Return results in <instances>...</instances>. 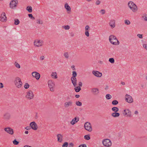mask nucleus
<instances>
[{"mask_svg": "<svg viewBox=\"0 0 147 147\" xmlns=\"http://www.w3.org/2000/svg\"><path fill=\"white\" fill-rule=\"evenodd\" d=\"M0 20L3 22H5L7 21V18L4 12H3L1 14L0 17Z\"/></svg>", "mask_w": 147, "mask_h": 147, "instance_id": "nucleus-12", "label": "nucleus"}, {"mask_svg": "<svg viewBox=\"0 0 147 147\" xmlns=\"http://www.w3.org/2000/svg\"><path fill=\"white\" fill-rule=\"evenodd\" d=\"M76 104L77 106H80L82 105V103L79 101H76Z\"/></svg>", "mask_w": 147, "mask_h": 147, "instance_id": "nucleus-40", "label": "nucleus"}, {"mask_svg": "<svg viewBox=\"0 0 147 147\" xmlns=\"http://www.w3.org/2000/svg\"><path fill=\"white\" fill-rule=\"evenodd\" d=\"M63 28H65V30H69L70 28V27L68 25H66L63 26Z\"/></svg>", "mask_w": 147, "mask_h": 147, "instance_id": "nucleus-43", "label": "nucleus"}, {"mask_svg": "<svg viewBox=\"0 0 147 147\" xmlns=\"http://www.w3.org/2000/svg\"><path fill=\"white\" fill-rule=\"evenodd\" d=\"M65 7L67 11H70L71 8L67 3H66L65 5Z\"/></svg>", "mask_w": 147, "mask_h": 147, "instance_id": "nucleus-26", "label": "nucleus"}, {"mask_svg": "<svg viewBox=\"0 0 147 147\" xmlns=\"http://www.w3.org/2000/svg\"><path fill=\"white\" fill-rule=\"evenodd\" d=\"M31 127L30 126H27L25 128L27 130H30L31 129Z\"/></svg>", "mask_w": 147, "mask_h": 147, "instance_id": "nucleus-53", "label": "nucleus"}, {"mask_svg": "<svg viewBox=\"0 0 147 147\" xmlns=\"http://www.w3.org/2000/svg\"><path fill=\"white\" fill-rule=\"evenodd\" d=\"M85 33V35L87 37H88L89 36V34L88 31H86Z\"/></svg>", "mask_w": 147, "mask_h": 147, "instance_id": "nucleus-49", "label": "nucleus"}, {"mask_svg": "<svg viewBox=\"0 0 147 147\" xmlns=\"http://www.w3.org/2000/svg\"><path fill=\"white\" fill-rule=\"evenodd\" d=\"M109 40L111 44L114 45H118L119 44V41L118 40L115 36L111 35L109 37Z\"/></svg>", "mask_w": 147, "mask_h": 147, "instance_id": "nucleus-1", "label": "nucleus"}, {"mask_svg": "<svg viewBox=\"0 0 147 147\" xmlns=\"http://www.w3.org/2000/svg\"><path fill=\"white\" fill-rule=\"evenodd\" d=\"M143 47L146 50H147V45L144 44L143 45Z\"/></svg>", "mask_w": 147, "mask_h": 147, "instance_id": "nucleus-55", "label": "nucleus"}, {"mask_svg": "<svg viewBox=\"0 0 147 147\" xmlns=\"http://www.w3.org/2000/svg\"><path fill=\"white\" fill-rule=\"evenodd\" d=\"M74 90L76 92H78L81 90V88L80 86H75Z\"/></svg>", "mask_w": 147, "mask_h": 147, "instance_id": "nucleus-28", "label": "nucleus"}, {"mask_svg": "<svg viewBox=\"0 0 147 147\" xmlns=\"http://www.w3.org/2000/svg\"><path fill=\"white\" fill-rule=\"evenodd\" d=\"M71 80L74 87L76 86L77 80L76 78L71 77Z\"/></svg>", "mask_w": 147, "mask_h": 147, "instance_id": "nucleus-21", "label": "nucleus"}, {"mask_svg": "<svg viewBox=\"0 0 147 147\" xmlns=\"http://www.w3.org/2000/svg\"><path fill=\"white\" fill-rule=\"evenodd\" d=\"M26 97L28 99L30 100L33 98L34 97V95L33 92L30 90L26 92Z\"/></svg>", "mask_w": 147, "mask_h": 147, "instance_id": "nucleus-7", "label": "nucleus"}, {"mask_svg": "<svg viewBox=\"0 0 147 147\" xmlns=\"http://www.w3.org/2000/svg\"><path fill=\"white\" fill-rule=\"evenodd\" d=\"M102 144L105 146H110L112 145L111 140L109 139H104L102 141Z\"/></svg>", "mask_w": 147, "mask_h": 147, "instance_id": "nucleus-9", "label": "nucleus"}, {"mask_svg": "<svg viewBox=\"0 0 147 147\" xmlns=\"http://www.w3.org/2000/svg\"><path fill=\"white\" fill-rule=\"evenodd\" d=\"M51 76L53 78L57 79V76L56 72H52L51 75Z\"/></svg>", "mask_w": 147, "mask_h": 147, "instance_id": "nucleus-24", "label": "nucleus"}, {"mask_svg": "<svg viewBox=\"0 0 147 147\" xmlns=\"http://www.w3.org/2000/svg\"><path fill=\"white\" fill-rule=\"evenodd\" d=\"M74 146V144L73 143L71 142L69 144L68 147H73Z\"/></svg>", "mask_w": 147, "mask_h": 147, "instance_id": "nucleus-48", "label": "nucleus"}, {"mask_svg": "<svg viewBox=\"0 0 147 147\" xmlns=\"http://www.w3.org/2000/svg\"><path fill=\"white\" fill-rule=\"evenodd\" d=\"M100 13H101L102 15L104 14L105 13V11L104 9H101L100 11Z\"/></svg>", "mask_w": 147, "mask_h": 147, "instance_id": "nucleus-47", "label": "nucleus"}, {"mask_svg": "<svg viewBox=\"0 0 147 147\" xmlns=\"http://www.w3.org/2000/svg\"><path fill=\"white\" fill-rule=\"evenodd\" d=\"M128 5L133 12H135L137 11L138 9L137 7L133 1H129L128 3Z\"/></svg>", "mask_w": 147, "mask_h": 147, "instance_id": "nucleus-2", "label": "nucleus"}, {"mask_svg": "<svg viewBox=\"0 0 147 147\" xmlns=\"http://www.w3.org/2000/svg\"><path fill=\"white\" fill-rule=\"evenodd\" d=\"M90 27L88 25H86L85 27V30L86 31H89L90 30Z\"/></svg>", "mask_w": 147, "mask_h": 147, "instance_id": "nucleus-45", "label": "nucleus"}, {"mask_svg": "<svg viewBox=\"0 0 147 147\" xmlns=\"http://www.w3.org/2000/svg\"><path fill=\"white\" fill-rule=\"evenodd\" d=\"M106 98L108 100L112 98V96L109 94H107L106 95Z\"/></svg>", "mask_w": 147, "mask_h": 147, "instance_id": "nucleus-35", "label": "nucleus"}, {"mask_svg": "<svg viewBox=\"0 0 147 147\" xmlns=\"http://www.w3.org/2000/svg\"><path fill=\"white\" fill-rule=\"evenodd\" d=\"M4 130L6 132L12 135L13 134V129L10 127L5 128Z\"/></svg>", "mask_w": 147, "mask_h": 147, "instance_id": "nucleus-16", "label": "nucleus"}, {"mask_svg": "<svg viewBox=\"0 0 147 147\" xmlns=\"http://www.w3.org/2000/svg\"><path fill=\"white\" fill-rule=\"evenodd\" d=\"M72 103H73L71 101L66 102L64 103V107L65 108H67L69 107V106H72Z\"/></svg>", "mask_w": 147, "mask_h": 147, "instance_id": "nucleus-20", "label": "nucleus"}, {"mask_svg": "<svg viewBox=\"0 0 147 147\" xmlns=\"http://www.w3.org/2000/svg\"><path fill=\"white\" fill-rule=\"evenodd\" d=\"M137 36L140 38H142V35L140 34H137Z\"/></svg>", "mask_w": 147, "mask_h": 147, "instance_id": "nucleus-50", "label": "nucleus"}, {"mask_svg": "<svg viewBox=\"0 0 147 147\" xmlns=\"http://www.w3.org/2000/svg\"><path fill=\"white\" fill-rule=\"evenodd\" d=\"M100 3V1L99 0H98L96 2V4L97 5H99Z\"/></svg>", "mask_w": 147, "mask_h": 147, "instance_id": "nucleus-51", "label": "nucleus"}, {"mask_svg": "<svg viewBox=\"0 0 147 147\" xmlns=\"http://www.w3.org/2000/svg\"><path fill=\"white\" fill-rule=\"evenodd\" d=\"M28 16L29 17L31 18L33 17V16L32 14H28Z\"/></svg>", "mask_w": 147, "mask_h": 147, "instance_id": "nucleus-57", "label": "nucleus"}, {"mask_svg": "<svg viewBox=\"0 0 147 147\" xmlns=\"http://www.w3.org/2000/svg\"><path fill=\"white\" fill-rule=\"evenodd\" d=\"M144 19V20L146 21H147V15L145 13L144 14L143 16L142 17Z\"/></svg>", "mask_w": 147, "mask_h": 147, "instance_id": "nucleus-31", "label": "nucleus"}, {"mask_svg": "<svg viewBox=\"0 0 147 147\" xmlns=\"http://www.w3.org/2000/svg\"><path fill=\"white\" fill-rule=\"evenodd\" d=\"M32 76L35 78L37 80H38L40 77V75L38 72L34 71L32 73Z\"/></svg>", "mask_w": 147, "mask_h": 147, "instance_id": "nucleus-14", "label": "nucleus"}, {"mask_svg": "<svg viewBox=\"0 0 147 147\" xmlns=\"http://www.w3.org/2000/svg\"><path fill=\"white\" fill-rule=\"evenodd\" d=\"M125 100L126 102L129 103L133 102V99L132 97L127 94H126L125 96Z\"/></svg>", "mask_w": 147, "mask_h": 147, "instance_id": "nucleus-11", "label": "nucleus"}, {"mask_svg": "<svg viewBox=\"0 0 147 147\" xmlns=\"http://www.w3.org/2000/svg\"><path fill=\"white\" fill-rule=\"evenodd\" d=\"M80 96L79 95H75V97L76 98H78L80 97Z\"/></svg>", "mask_w": 147, "mask_h": 147, "instance_id": "nucleus-59", "label": "nucleus"}, {"mask_svg": "<svg viewBox=\"0 0 147 147\" xmlns=\"http://www.w3.org/2000/svg\"><path fill=\"white\" fill-rule=\"evenodd\" d=\"M84 127L86 130L89 132H91L92 130L91 125L89 122H87L85 123Z\"/></svg>", "mask_w": 147, "mask_h": 147, "instance_id": "nucleus-8", "label": "nucleus"}, {"mask_svg": "<svg viewBox=\"0 0 147 147\" xmlns=\"http://www.w3.org/2000/svg\"><path fill=\"white\" fill-rule=\"evenodd\" d=\"M108 88H109L108 86H106L105 88V90H107L108 89Z\"/></svg>", "mask_w": 147, "mask_h": 147, "instance_id": "nucleus-60", "label": "nucleus"}, {"mask_svg": "<svg viewBox=\"0 0 147 147\" xmlns=\"http://www.w3.org/2000/svg\"><path fill=\"white\" fill-rule=\"evenodd\" d=\"M57 141L60 142H61L63 140V136L61 134H58L57 135Z\"/></svg>", "mask_w": 147, "mask_h": 147, "instance_id": "nucleus-22", "label": "nucleus"}, {"mask_svg": "<svg viewBox=\"0 0 147 147\" xmlns=\"http://www.w3.org/2000/svg\"><path fill=\"white\" fill-rule=\"evenodd\" d=\"M30 126L31 127V128L35 130H36L38 128V127L34 121L32 122L30 124Z\"/></svg>", "mask_w": 147, "mask_h": 147, "instance_id": "nucleus-13", "label": "nucleus"}, {"mask_svg": "<svg viewBox=\"0 0 147 147\" xmlns=\"http://www.w3.org/2000/svg\"><path fill=\"white\" fill-rule=\"evenodd\" d=\"M71 68L73 69V70L75 69V66L74 65H73L72 66Z\"/></svg>", "mask_w": 147, "mask_h": 147, "instance_id": "nucleus-63", "label": "nucleus"}, {"mask_svg": "<svg viewBox=\"0 0 147 147\" xmlns=\"http://www.w3.org/2000/svg\"><path fill=\"white\" fill-rule=\"evenodd\" d=\"M79 121V118L78 117H76L73 119L70 122V123L73 125L77 122Z\"/></svg>", "mask_w": 147, "mask_h": 147, "instance_id": "nucleus-18", "label": "nucleus"}, {"mask_svg": "<svg viewBox=\"0 0 147 147\" xmlns=\"http://www.w3.org/2000/svg\"><path fill=\"white\" fill-rule=\"evenodd\" d=\"M92 74L98 77H100L102 76V73L98 71H93Z\"/></svg>", "mask_w": 147, "mask_h": 147, "instance_id": "nucleus-17", "label": "nucleus"}, {"mask_svg": "<svg viewBox=\"0 0 147 147\" xmlns=\"http://www.w3.org/2000/svg\"><path fill=\"white\" fill-rule=\"evenodd\" d=\"M37 23L38 24H43V22L42 20L40 19H38L37 20Z\"/></svg>", "mask_w": 147, "mask_h": 147, "instance_id": "nucleus-39", "label": "nucleus"}, {"mask_svg": "<svg viewBox=\"0 0 147 147\" xmlns=\"http://www.w3.org/2000/svg\"><path fill=\"white\" fill-rule=\"evenodd\" d=\"M14 65L16 67L18 68H20V65L19 64H18L16 62H15Z\"/></svg>", "mask_w": 147, "mask_h": 147, "instance_id": "nucleus-38", "label": "nucleus"}, {"mask_svg": "<svg viewBox=\"0 0 147 147\" xmlns=\"http://www.w3.org/2000/svg\"><path fill=\"white\" fill-rule=\"evenodd\" d=\"M45 58V57L43 56H42L40 57V59L41 60H43Z\"/></svg>", "mask_w": 147, "mask_h": 147, "instance_id": "nucleus-58", "label": "nucleus"}, {"mask_svg": "<svg viewBox=\"0 0 147 147\" xmlns=\"http://www.w3.org/2000/svg\"><path fill=\"white\" fill-rule=\"evenodd\" d=\"M68 144L67 142H65L62 145V147H67Z\"/></svg>", "mask_w": 147, "mask_h": 147, "instance_id": "nucleus-41", "label": "nucleus"}, {"mask_svg": "<svg viewBox=\"0 0 147 147\" xmlns=\"http://www.w3.org/2000/svg\"><path fill=\"white\" fill-rule=\"evenodd\" d=\"M64 55L66 58L67 59L69 57V54L67 52L65 53L64 54Z\"/></svg>", "mask_w": 147, "mask_h": 147, "instance_id": "nucleus-42", "label": "nucleus"}, {"mask_svg": "<svg viewBox=\"0 0 147 147\" xmlns=\"http://www.w3.org/2000/svg\"><path fill=\"white\" fill-rule=\"evenodd\" d=\"M78 147H86V146L85 144H82L80 145Z\"/></svg>", "mask_w": 147, "mask_h": 147, "instance_id": "nucleus-52", "label": "nucleus"}, {"mask_svg": "<svg viewBox=\"0 0 147 147\" xmlns=\"http://www.w3.org/2000/svg\"><path fill=\"white\" fill-rule=\"evenodd\" d=\"M71 36L73 37V36H74V33H71Z\"/></svg>", "mask_w": 147, "mask_h": 147, "instance_id": "nucleus-61", "label": "nucleus"}, {"mask_svg": "<svg viewBox=\"0 0 147 147\" xmlns=\"http://www.w3.org/2000/svg\"><path fill=\"white\" fill-rule=\"evenodd\" d=\"M84 139L87 140H88L90 139V137L89 135H86L84 136Z\"/></svg>", "mask_w": 147, "mask_h": 147, "instance_id": "nucleus-36", "label": "nucleus"}, {"mask_svg": "<svg viewBox=\"0 0 147 147\" xmlns=\"http://www.w3.org/2000/svg\"><path fill=\"white\" fill-rule=\"evenodd\" d=\"M77 76V74L76 71H74L72 72V76L71 77L76 78Z\"/></svg>", "mask_w": 147, "mask_h": 147, "instance_id": "nucleus-34", "label": "nucleus"}, {"mask_svg": "<svg viewBox=\"0 0 147 147\" xmlns=\"http://www.w3.org/2000/svg\"><path fill=\"white\" fill-rule=\"evenodd\" d=\"M109 25L111 28H114L115 26V20H111L109 22Z\"/></svg>", "mask_w": 147, "mask_h": 147, "instance_id": "nucleus-23", "label": "nucleus"}, {"mask_svg": "<svg viewBox=\"0 0 147 147\" xmlns=\"http://www.w3.org/2000/svg\"><path fill=\"white\" fill-rule=\"evenodd\" d=\"M125 23L127 25H129L130 24V22L128 20H125Z\"/></svg>", "mask_w": 147, "mask_h": 147, "instance_id": "nucleus-44", "label": "nucleus"}, {"mask_svg": "<svg viewBox=\"0 0 147 147\" xmlns=\"http://www.w3.org/2000/svg\"><path fill=\"white\" fill-rule=\"evenodd\" d=\"M111 110L115 112H117L119 110V109L117 107H114L112 108Z\"/></svg>", "mask_w": 147, "mask_h": 147, "instance_id": "nucleus-29", "label": "nucleus"}, {"mask_svg": "<svg viewBox=\"0 0 147 147\" xmlns=\"http://www.w3.org/2000/svg\"><path fill=\"white\" fill-rule=\"evenodd\" d=\"M25 133L26 134H28V131H25Z\"/></svg>", "mask_w": 147, "mask_h": 147, "instance_id": "nucleus-64", "label": "nucleus"}, {"mask_svg": "<svg viewBox=\"0 0 147 147\" xmlns=\"http://www.w3.org/2000/svg\"><path fill=\"white\" fill-rule=\"evenodd\" d=\"M134 113H135V114L137 115L138 114V112L137 111H135V112H134Z\"/></svg>", "mask_w": 147, "mask_h": 147, "instance_id": "nucleus-62", "label": "nucleus"}, {"mask_svg": "<svg viewBox=\"0 0 147 147\" xmlns=\"http://www.w3.org/2000/svg\"><path fill=\"white\" fill-rule=\"evenodd\" d=\"M11 116L10 113L8 112L4 113L3 116V119L5 121H7L10 119Z\"/></svg>", "mask_w": 147, "mask_h": 147, "instance_id": "nucleus-5", "label": "nucleus"}, {"mask_svg": "<svg viewBox=\"0 0 147 147\" xmlns=\"http://www.w3.org/2000/svg\"><path fill=\"white\" fill-rule=\"evenodd\" d=\"M30 86L28 83H26L24 86V87L26 89H27L29 88Z\"/></svg>", "mask_w": 147, "mask_h": 147, "instance_id": "nucleus-46", "label": "nucleus"}, {"mask_svg": "<svg viewBox=\"0 0 147 147\" xmlns=\"http://www.w3.org/2000/svg\"><path fill=\"white\" fill-rule=\"evenodd\" d=\"M4 87L3 84L2 83H0V88H3Z\"/></svg>", "mask_w": 147, "mask_h": 147, "instance_id": "nucleus-54", "label": "nucleus"}, {"mask_svg": "<svg viewBox=\"0 0 147 147\" xmlns=\"http://www.w3.org/2000/svg\"><path fill=\"white\" fill-rule=\"evenodd\" d=\"M109 61L111 63H113L115 62V60L113 58H109Z\"/></svg>", "mask_w": 147, "mask_h": 147, "instance_id": "nucleus-33", "label": "nucleus"}, {"mask_svg": "<svg viewBox=\"0 0 147 147\" xmlns=\"http://www.w3.org/2000/svg\"><path fill=\"white\" fill-rule=\"evenodd\" d=\"M43 43V41L41 40H34V46L37 47L42 46Z\"/></svg>", "mask_w": 147, "mask_h": 147, "instance_id": "nucleus-6", "label": "nucleus"}, {"mask_svg": "<svg viewBox=\"0 0 147 147\" xmlns=\"http://www.w3.org/2000/svg\"><path fill=\"white\" fill-rule=\"evenodd\" d=\"M26 9L29 13H31L32 12V7L30 6H27L26 8Z\"/></svg>", "mask_w": 147, "mask_h": 147, "instance_id": "nucleus-27", "label": "nucleus"}, {"mask_svg": "<svg viewBox=\"0 0 147 147\" xmlns=\"http://www.w3.org/2000/svg\"><path fill=\"white\" fill-rule=\"evenodd\" d=\"M118 103V102L116 100H113L112 102V104L113 105H116Z\"/></svg>", "mask_w": 147, "mask_h": 147, "instance_id": "nucleus-32", "label": "nucleus"}, {"mask_svg": "<svg viewBox=\"0 0 147 147\" xmlns=\"http://www.w3.org/2000/svg\"><path fill=\"white\" fill-rule=\"evenodd\" d=\"M48 85L50 88V90L52 92L54 91V88L55 86V84L52 80H49L48 82Z\"/></svg>", "mask_w": 147, "mask_h": 147, "instance_id": "nucleus-10", "label": "nucleus"}, {"mask_svg": "<svg viewBox=\"0 0 147 147\" xmlns=\"http://www.w3.org/2000/svg\"><path fill=\"white\" fill-rule=\"evenodd\" d=\"M13 144L15 145H18L19 143V142L18 141H17L16 139H15L13 141Z\"/></svg>", "mask_w": 147, "mask_h": 147, "instance_id": "nucleus-37", "label": "nucleus"}, {"mask_svg": "<svg viewBox=\"0 0 147 147\" xmlns=\"http://www.w3.org/2000/svg\"><path fill=\"white\" fill-rule=\"evenodd\" d=\"M14 83L16 86L18 88H21L22 85V83L21 79L19 77H16L14 81Z\"/></svg>", "mask_w": 147, "mask_h": 147, "instance_id": "nucleus-3", "label": "nucleus"}, {"mask_svg": "<svg viewBox=\"0 0 147 147\" xmlns=\"http://www.w3.org/2000/svg\"><path fill=\"white\" fill-rule=\"evenodd\" d=\"M18 3V0H12L10 3V7L12 9H14L17 7V5Z\"/></svg>", "mask_w": 147, "mask_h": 147, "instance_id": "nucleus-4", "label": "nucleus"}, {"mask_svg": "<svg viewBox=\"0 0 147 147\" xmlns=\"http://www.w3.org/2000/svg\"><path fill=\"white\" fill-rule=\"evenodd\" d=\"M14 21V24L16 25H18L20 23V21L18 19H15Z\"/></svg>", "mask_w": 147, "mask_h": 147, "instance_id": "nucleus-30", "label": "nucleus"}, {"mask_svg": "<svg viewBox=\"0 0 147 147\" xmlns=\"http://www.w3.org/2000/svg\"><path fill=\"white\" fill-rule=\"evenodd\" d=\"M124 112L123 113L125 115H127V116L129 117H131V112L129 111L128 109H126L124 111Z\"/></svg>", "mask_w": 147, "mask_h": 147, "instance_id": "nucleus-19", "label": "nucleus"}, {"mask_svg": "<svg viewBox=\"0 0 147 147\" xmlns=\"http://www.w3.org/2000/svg\"><path fill=\"white\" fill-rule=\"evenodd\" d=\"M92 93L94 95L98 94L99 93V90L98 88H92L91 89Z\"/></svg>", "mask_w": 147, "mask_h": 147, "instance_id": "nucleus-15", "label": "nucleus"}, {"mask_svg": "<svg viewBox=\"0 0 147 147\" xmlns=\"http://www.w3.org/2000/svg\"><path fill=\"white\" fill-rule=\"evenodd\" d=\"M79 86L80 87H81L82 86V82H80L79 83Z\"/></svg>", "mask_w": 147, "mask_h": 147, "instance_id": "nucleus-56", "label": "nucleus"}, {"mask_svg": "<svg viewBox=\"0 0 147 147\" xmlns=\"http://www.w3.org/2000/svg\"><path fill=\"white\" fill-rule=\"evenodd\" d=\"M120 114L118 113L114 112L111 114V116L114 117H117L119 116Z\"/></svg>", "mask_w": 147, "mask_h": 147, "instance_id": "nucleus-25", "label": "nucleus"}]
</instances>
